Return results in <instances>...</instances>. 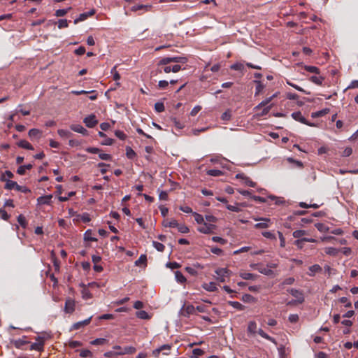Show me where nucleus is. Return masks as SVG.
Instances as JSON below:
<instances>
[{"label": "nucleus", "mask_w": 358, "mask_h": 358, "mask_svg": "<svg viewBox=\"0 0 358 358\" xmlns=\"http://www.w3.org/2000/svg\"><path fill=\"white\" fill-rule=\"evenodd\" d=\"M187 58L185 57H166L162 58L157 64L158 66H160L161 65H167L171 62L178 63L179 64H185L187 62Z\"/></svg>", "instance_id": "f257e3e1"}, {"label": "nucleus", "mask_w": 358, "mask_h": 358, "mask_svg": "<svg viewBox=\"0 0 358 358\" xmlns=\"http://www.w3.org/2000/svg\"><path fill=\"white\" fill-rule=\"evenodd\" d=\"M36 342L31 344L29 350H37L38 352H42L44 350V344H45V338L42 336H37L36 338Z\"/></svg>", "instance_id": "f03ea898"}, {"label": "nucleus", "mask_w": 358, "mask_h": 358, "mask_svg": "<svg viewBox=\"0 0 358 358\" xmlns=\"http://www.w3.org/2000/svg\"><path fill=\"white\" fill-rule=\"evenodd\" d=\"M215 229V224L204 222L198 228V231L202 234H212Z\"/></svg>", "instance_id": "7ed1b4c3"}, {"label": "nucleus", "mask_w": 358, "mask_h": 358, "mask_svg": "<svg viewBox=\"0 0 358 358\" xmlns=\"http://www.w3.org/2000/svg\"><path fill=\"white\" fill-rule=\"evenodd\" d=\"M113 350H115V352H113V355H125V354H133L135 352L136 349L134 347H125L124 349H122L120 346L113 347Z\"/></svg>", "instance_id": "20e7f679"}, {"label": "nucleus", "mask_w": 358, "mask_h": 358, "mask_svg": "<svg viewBox=\"0 0 358 358\" xmlns=\"http://www.w3.org/2000/svg\"><path fill=\"white\" fill-rule=\"evenodd\" d=\"M83 122L89 128H92L98 124L96 117L94 114H91L84 118Z\"/></svg>", "instance_id": "39448f33"}, {"label": "nucleus", "mask_w": 358, "mask_h": 358, "mask_svg": "<svg viewBox=\"0 0 358 358\" xmlns=\"http://www.w3.org/2000/svg\"><path fill=\"white\" fill-rule=\"evenodd\" d=\"M164 66V67L158 70L159 73H162V71L166 73H169L170 72L177 73L182 69V67L180 64H174L173 66Z\"/></svg>", "instance_id": "423d86ee"}, {"label": "nucleus", "mask_w": 358, "mask_h": 358, "mask_svg": "<svg viewBox=\"0 0 358 358\" xmlns=\"http://www.w3.org/2000/svg\"><path fill=\"white\" fill-rule=\"evenodd\" d=\"M229 271L226 268H220L215 271V273L217 275V279L220 282H224L225 281V277H227L229 275Z\"/></svg>", "instance_id": "0eeeda50"}, {"label": "nucleus", "mask_w": 358, "mask_h": 358, "mask_svg": "<svg viewBox=\"0 0 358 358\" xmlns=\"http://www.w3.org/2000/svg\"><path fill=\"white\" fill-rule=\"evenodd\" d=\"M75 310V301L71 298L66 300L64 306V312L66 313L71 314Z\"/></svg>", "instance_id": "6e6552de"}, {"label": "nucleus", "mask_w": 358, "mask_h": 358, "mask_svg": "<svg viewBox=\"0 0 358 358\" xmlns=\"http://www.w3.org/2000/svg\"><path fill=\"white\" fill-rule=\"evenodd\" d=\"M95 13H96L95 9L93 8V9H91L88 12H85V13L80 14L79 17L74 20V24H78L80 22L85 20L89 17L94 15L95 14Z\"/></svg>", "instance_id": "1a4fd4ad"}, {"label": "nucleus", "mask_w": 358, "mask_h": 358, "mask_svg": "<svg viewBox=\"0 0 358 358\" xmlns=\"http://www.w3.org/2000/svg\"><path fill=\"white\" fill-rule=\"evenodd\" d=\"M289 292L296 299V301L299 303H302L304 301V297L303 293L296 289H290Z\"/></svg>", "instance_id": "9d476101"}, {"label": "nucleus", "mask_w": 358, "mask_h": 358, "mask_svg": "<svg viewBox=\"0 0 358 358\" xmlns=\"http://www.w3.org/2000/svg\"><path fill=\"white\" fill-rule=\"evenodd\" d=\"M255 220H261V222H258L255 224L256 229H266L269 227L271 220L269 218H260L255 219Z\"/></svg>", "instance_id": "9b49d317"}, {"label": "nucleus", "mask_w": 358, "mask_h": 358, "mask_svg": "<svg viewBox=\"0 0 358 358\" xmlns=\"http://www.w3.org/2000/svg\"><path fill=\"white\" fill-rule=\"evenodd\" d=\"M92 317L91 316L85 320L74 323L73 324V326L71 327V330H77V329H79L85 326L88 325L91 322Z\"/></svg>", "instance_id": "f8f14e48"}, {"label": "nucleus", "mask_w": 358, "mask_h": 358, "mask_svg": "<svg viewBox=\"0 0 358 358\" xmlns=\"http://www.w3.org/2000/svg\"><path fill=\"white\" fill-rule=\"evenodd\" d=\"M292 117L296 120L299 121L303 124L313 126V124L308 123L306 118L302 115L300 111L294 112L292 114Z\"/></svg>", "instance_id": "ddd939ff"}, {"label": "nucleus", "mask_w": 358, "mask_h": 358, "mask_svg": "<svg viewBox=\"0 0 358 358\" xmlns=\"http://www.w3.org/2000/svg\"><path fill=\"white\" fill-rule=\"evenodd\" d=\"M70 128L72 131L82 134L83 136L88 135V131L80 124H71Z\"/></svg>", "instance_id": "4468645a"}, {"label": "nucleus", "mask_w": 358, "mask_h": 358, "mask_svg": "<svg viewBox=\"0 0 358 358\" xmlns=\"http://www.w3.org/2000/svg\"><path fill=\"white\" fill-rule=\"evenodd\" d=\"M195 310L196 308L192 304L184 305L182 307L183 315L186 317L194 314Z\"/></svg>", "instance_id": "2eb2a0df"}, {"label": "nucleus", "mask_w": 358, "mask_h": 358, "mask_svg": "<svg viewBox=\"0 0 358 358\" xmlns=\"http://www.w3.org/2000/svg\"><path fill=\"white\" fill-rule=\"evenodd\" d=\"M52 198V196L51 194L42 196L37 199V201H38V203L40 205H42V204L50 205L52 202V201H51Z\"/></svg>", "instance_id": "dca6fc26"}, {"label": "nucleus", "mask_w": 358, "mask_h": 358, "mask_svg": "<svg viewBox=\"0 0 358 358\" xmlns=\"http://www.w3.org/2000/svg\"><path fill=\"white\" fill-rule=\"evenodd\" d=\"M17 145L20 148L29 150H34V147L26 140H21V141H18L17 143Z\"/></svg>", "instance_id": "f3484780"}, {"label": "nucleus", "mask_w": 358, "mask_h": 358, "mask_svg": "<svg viewBox=\"0 0 358 358\" xmlns=\"http://www.w3.org/2000/svg\"><path fill=\"white\" fill-rule=\"evenodd\" d=\"M239 276L244 280H256V278L257 277V275L254 273H247V272H240Z\"/></svg>", "instance_id": "a211bd4d"}, {"label": "nucleus", "mask_w": 358, "mask_h": 358, "mask_svg": "<svg viewBox=\"0 0 358 358\" xmlns=\"http://www.w3.org/2000/svg\"><path fill=\"white\" fill-rule=\"evenodd\" d=\"M309 80L317 85H322L324 78L320 76H313L310 77Z\"/></svg>", "instance_id": "6ab92c4d"}, {"label": "nucleus", "mask_w": 358, "mask_h": 358, "mask_svg": "<svg viewBox=\"0 0 358 358\" xmlns=\"http://www.w3.org/2000/svg\"><path fill=\"white\" fill-rule=\"evenodd\" d=\"M33 167V165L31 164H28L26 165L20 166L17 169V173L19 175H24L26 169L30 170Z\"/></svg>", "instance_id": "aec40b11"}, {"label": "nucleus", "mask_w": 358, "mask_h": 358, "mask_svg": "<svg viewBox=\"0 0 358 358\" xmlns=\"http://www.w3.org/2000/svg\"><path fill=\"white\" fill-rule=\"evenodd\" d=\"M257 331V325L255 321H250L248 326V332L251 334H255Z\"/></svg>", "instance_id": "412c9836"}, {"label": "nucleus", "mask_w": 358, "mask_h": 358, "mask_svg": "<svg viewBox=\"0 0 358 358\" xmlns=\"http://www.w3.org/2000/svg\"><path fill=\"white\" fill-rule=\"evenodd\" d=\"M14 346L16 348H18V349H23V347L25 345H27L29 343V341H24V340H22V339H18V340H15L13 342Z\"/></svg>", "instance_id": "4be33fe9"}, {"label": "nucleus", "mask_w": 358, "mask_h": 358, "mask_svg": "<svg viewBox=\"0 0 358 358\" xmlns=\"http://www.w3.org/2000/svg\"><path fill=\"white\" fill-rule=\"evenodd\" d=\"M325 253L331 256H336L340 252V249L333 247H327L324 249Z\"/></svg>", "instance_id": "5701e85b"}, {"label": "nucleus", "mask_w": 358, "mask_h": 358, "mask_svg": "<svg viewBox=\"0 0 358 358\" xmlns=\"http://www.w3.org/2000/svg\"><path fill=\"white\" fill-rule=\"evenodd\" d=\"M108 343V340L104 338H99L94 339L90 342V344L93 345H103Z\"/></svg>", "instance_id": "b1692460"}, {"label": "nucleus", "mask_w": 358, "mask_h": 358, "mask_svg": "<svg viewBox=\"0 0 358 358\" xmlns=\"http://www.w3.org/2000/svg\"><path fill=\"white\" fill-rule=\"evenodd\" d=\"M5 182H6V184H5L4 188L6 189L10 190L12 189H15L16 187L17 186V183L15 181L10 180H6Z\"/></svg>", "instance_id": "393cba45"}, {"label": "nucleus", "mask_w": 358, "mask_h": 358, "mask_svg": "<svg viewBox=\"0 0 358 358\" xmlns=\"http://www.w3.org/2000/svg\"><path fill=\"white\" fill-rule=\"evenodd\" d=\"M257 332L263 338H264L265 339L276 344V341L275 340V338H273V337L268 336L267 334H266L262 329H259L258 331H257Z\"/></svg>", "instance_id": "a878e982"}, {"label": "nucleus", "mask_w": 358, "mask_h": 358, "mask_svg": "<svg viewBox=\"0 0 358 358\" xmlns=\"http://www.w3.org/2000/svg\"><path fill=\"white\" fill-rule=\"evenodd\" d=\"M92 231L91 229H88L85 231L84 234V240L85 241H96L97 239L94 237H92Z\"/></svg>", "instance_id": "bb28decb"}, {"label": "nucleus", "mask_w": 358, "mask_h": 358, "mask_svg": "<svg viewBox=\"0 0 358 358\" xmlns=\"http://www.w3.org/2000/svg\"><path fill=\"white\" fill-rule=\"evenodd\" d=\"M147 262V257L145 255H141L140 257L135 262V265L141 266L142 265L145 266Z\"/></svg>", "instance_id": "cd10ccee"}, {"label": "nucleus", "mask_w": 358, "mask_h": 358, "mask_svg": "<svg viewBox=\"0 0 358 358\" xmlns=\"http://www.w3.org/2000/svg\"><path fill=\"white\" fill-rule=\"evenodd\" d=\"M41 131L38 129H31L29 131L28 135L31 138H38Z\"/></svg>", "instance_id": "c85d7f7f"}, {"label": "nucleus", "mask_w": 358, "mask_h": 358, "mask_svg": "<svg viewBox=\"0 0 358 358\" xmlns=\"http://www.w3.org/2000/svg\"><path fill=\"white\" fill-rule=\"evenodd\" d=\"M17 220V222L20 224V225L23 229H26L27 228L28 224H27L26 217L23 215L21 214V215H18Z\"/></svg>", "instance_id": "c756f323"}, {"label": "nucleus", "mask_w": 358, "mask_h": 358, "mask_svg": "<svg viewBox=\"0 0 358 358\" xmlns=\"http://www.w3.org/2000/svg\"><path fill=\"white\" fill-rule=\"evenodd\" d=\"M228 303L231 306H232L233 308H234L238 310H243L245 309V306L238 301H229Z\"/></svg>", "instance_id": "7c9ffc66"}, {"label": "nucleus", "mask_w": 358, "mask_h": 358, "mask_svg": "<svg viewBox=\"0 0 358 358\" xmlns=\"http://www.w3.org/2000/svg\"><path fill=\"white\" fill-rule=\"evenodd\" d=\"M203 287L208 292H214L217 289L216 284L213 282L204 284Z\"/></svg>", "instance_id": "2f4dec72"}, {"label": "nucleus", "mask_w": 358, "mask_h": 358, "mask_svg": "<svg viewBox=\"0 0 358 358\" xmlns=\"http://www.w3.org/2000/svg\"><path fill=\"white\" fill-rule=\"evenodd\" d=\"M309 271H310L309 275H314L316 273L320 272L322 271V268L320 265L315 264V265L310 266Z\"/></svg>", "instance_id": "473e14b6"}, {"label": "nucleus", "mask_w": 358, "mask_h": 358, "mask_svg": "<svg viewBox=\"0 0 358 358\" xmlns=\"http://www.w3.org/2000/svg\"><path fill=\"white\" fill-rule=\"evenodd\" d=\"M242 301L245 303H255L256 299L249 294H245L242 296Z\"/></svg>", "instance_id": "72a5a7b5"}, {"label": "nucleus", "mask_w": 358, "mask_h": 358, "mask_svg": "<svg viewBox=\"0 0 358 358\" xmlns=\"http://www.w3.org/2000/svg\"><path fill=\"white\" fill-rule=\"evenodd\" d=\"M303 69L308 72L314 73L315 74H320V72L319 68L315 66L305 65Z\"/></svg>", "instance_id": "f704fd0d"}, {"label": "nucleus", "mask_w": 358, "mask_h": 358, "mask_svg": "<svg viewBox=\"0 0 358 358\" xmlns=\"http://www.w3.org/2000/svg\"><path fill=\"white\" fill-rule=\"evenodd\" d=\"M256 83V89H255V96L259 95L263 89L264 88V85L262 83L261 81L259 80H255L254 81Z\"/></svg>", "instance_id": "c9c22d12"}, {"label": "nucleus", "mask_w": 358, "mask_h": 358, "mask_svg": "<svg viewBox=\"0 0 358 358\" xmlns=\"http://www.w3.org/2000/svg\"><path fill=\"white\" fill-rule=\"evenodd\" d=\"M175 277H176V279L177 280V282H180V283H184L186 282V278L183 275V274L179 271H177L176 273H175Z\"/></svg>", "instance_id": "e433bc0d"}, {"label": "nucleus", "mask_w": 358, "mask_h": 358, "mask_svg": "<svg viewBox=\"0 0 358 358\" xmlns=\"http://www.w3.org/2000/svg\"><path fill=\"white\" fill-rule=\"evenodd\" d=\"M207 174L210 176L217 177L223 175V172L218 169H210L207 171Z\"/></svg>", "instance_id": "4c0bfd02"}, {"label": "nucleus", "mask_w": 358, "mask_h": 358, "mask_svg": "<svg viewBox=\"0 0 358 358\" xmlns=\"http://www.w3.org/2000/svg\"><path fill=\"white\" fill-rule=\"evenodd\" d=\"M329 112V108H324V109H323V110H321L317 111V112H315V113H312V117H322V116H324V115H325L326 114H327Z\"/></svg>", "instance_id": "58836bf2"}, {"label": "nucleus", "mask_w": 358, "mask_h": 358, "mask_svg": "<svg viewBox=\"0 0 358 358\" xmlns=\"http://www.w3.org/2000/svg\"><path fill=\"white\" fill-rule=\"evenodd\" d=\"M8 177V178H13L14 177L13 173L10 171H6L4 173H3L0 177L1 181H6L8 180L6 177Z\"/></svg>", "instance_id": "ea45409f"}, {"label": "nucleus", "mask_w": 358, "mask_h": 358, "mask_svg": "<svg viewBox=\"0 0 358 358\" xmlns=\"http://www.w3.org/2000/svg\"><path fill=\"white\" fill-rule=\"evenodd\" d=\"M57 133L62 138H69L73 135L71 132L64 129H58Z\"/></svg>", "instance_id": "a19ab883"}, {"label": "nucleus", "mask_w": 358, "mask_h": 358, "mask_svg": "<svg viewBox=\"0 0 358 358\" xmlns=\"http://www.w3.org/2000/svg\"><path fill=\"white\" fill-rule=\"evenodd\" d=\"M137 317L143 320H148L150 318L148 313L145 310H139L136 312Z\"/></svg>", "instance_id": "79ce46f5"}, {"label": "nucleus", "mask_w": 358, "mask_h": 358, "mask_svg": "<svg viewBox=\"0 0 358 358\" xmlns=\"http://www.w3.org/2000/svg\"><path fill=\"white\" fill-rule=\"evenodd\" d=\"M71 9V7H69L66 9H58L56 10L55 15L57 17L64 16Z\"/></svg>", "instance_id": "37998d69"}, {"label": "nucleus", "mask_w": 358, "mask_h": 358, "mask_svg": "<svg viewBox=\"0 0 358 358\" xmlns=\"http://www.w3.org/2000/svg\"><path fill=\"white\" fill-rule=\"evenodd\" d=\"M192 214H193V215L194 217L195 221L198 224H202L203 223L205 222H204V218H203V217L201 215H200V214H199L197 213H195V212L192 213Z\"/></svg>", "instance_id": "c03bdc74"}, {"label": "nucleus", "mask_w": 358, "mask_h": 358, "mask_svg": "<svg viewBox=\"0 0 358 358\" xmlns=\"http://www.w3.org/2000/svg\"><path fill=\"white\" fill-rule=\"evenodd\" d=\"M126 155L129 159H134L136 156V152L131 149V148L127 146L126 148Z\"/></svg>", "instance_id": "a18cd8bd"}, {"label": "nucleus", "mask_w": 358, "mask_h": 358, "mask_svg": "<svg viewBox=\"0 0 358 358\" xmlns=\"http://www.w3.org/2000/svg\"><path fill=\"white\" fill-rule=\"evenodd\" d=\"M152 245L159 252H163L165 249V246L162 243L157 242V241H153Z\"/></svg>", "instance_id": "49530a36"}, {"label": "nucleus", "mask_w": 358, "mask_h": 358, "mask_svg": "<svg viewBox=\"0 0 358 358\" xmlns=\"http://www.w3.org/2000/svg\"><path fill=\"white\" fill-rule=\"evenodd\" d=\"M315 226L321 232H326L328 230V227L323 223H316Z\"/></svg>", "instance_id": "de8ad7c7"}, {"label": "nucleus", "mask_w": 358, "mask_h": 358, "mask_svg": "<svg viewBox=\"0 0 358 358\" xmlns=\"http://www.w3.org/2000/svg\"><path fill=\"white\" fill-rule=\"evenodd\" d=\"M178 230L182 234H187L189 231V228L185 224H179L177 226Z\"/></svg>", "instance_id": "09e8293b"}, {"label": "nucleus", "mask_w": 358, "mask_h": 358, "mask_svg": "<svg viewBox=\"0 0 358 358\" xmlns=\"http://www.w3.org/2000/svg\"><path fill=\"white\" fill-rule=\"evenodd\" d=\"M155 109L158 113L163 112L165 110L164 103L162 102H157L155 104Z\"/></svg>", "instance_id": "8fccbe9b"}, {"label": "nucleus", "mask_w": 358, "mask_h": 358, "mask_svg": "<svg viewBox=\"0 0 358 358\" xmlns=\"http://www.w3.org/2000/svg\"><path fill=\"white\" fill-rule=\"evenodd\" d=\"M68 26H69V22H68L67 20H66V19L59 20V21H58V28L59 29L66 28V27H68Z\"/></svg>", "instance_id": "3c124183"}, {"label": "nucleus", "mask_w": 358, "mask_h": 358, "mask_svg": "<svg viewBox=\"0 0 358 358\" xmlns=\"http://www.w3.org/2000/svg\"><path fill=\"white\" fill-rule=\"evenodd\" d=\"M307 233L305 230H296L293 232V236L296 238H299L306 235Z\"/></svg>", "instance_id": "603ef678"}, {"label": "nucleus", "mask_w": 358, "mask_h": 358, "mask_svg": "<svg viewBox=\"0 0 358 358\" xmlns=\"http://www.w3.org/2000/svg\"><path fill=\"white\" fill-rule=\"evenodd\" d=\"M339 301L342 303L345 304V308H351L352 307V303L348 300L347 297H341L339 299Z\"/></svg>", "instance_id": "864d4df0"}, {"label": "nucleus", "mask_w": 358, "mask_h": 358, "mask_svg": "<svg viewBox=\"0 0 358 358\" xmlns=\"http://www.w3.org/2000/svg\"><path fill=\"white\" fill-rule=\"evenodd\" d=\"M115 135L117 138L122 141H124L127 138V135L122 131L117 130L115 131Z\"/></svg>", "instance_id": "5fc2aeb1"}, {"label": "nucleus", "mask_w": 358, "mask_h": 358, "mask_svg": "<svg viewBox=\"0 0 358 358\" xmlns=\"http://www.w3.org/2000/svg\"><path fill=\"white\" fill-rule=\"evenodd\" d=\"M231 69L235 71H243L244 65L242 63H235L231 66Z\"/></svg>", "instance_id": "6e6d98bb"}, {"label": "nucleus", "mask_w": 358, "mask_h": 358, "mask_svg": "<svg viewBox=\"0 0 358 358\" xmlns=\"http://www.w3.org/2000/svg\"><path fill=\"white\" fill-rule=\"evenodd\" d=\"M194 358H198L199 356H201L204 354V351L200 348H195L192 351Z\"/></svg>", "instance_id": "4d7b16f0"}, {"label": "nucleus", "mask_w": 358, "mask_h": 358, "mask_svg": "<svg viewBox=\"0 0 358 358\" xmlns=\"http://www.w3.org/2000/svg\"><path fill=\"white\" fill-rule=\"evenodd\" d=\"M10 215H8L3 208L0 209V217L2 220L7 221L10 218Z\"/></svg>", "instance_id": "13d9d810"}, {"label": "nucleus", "mask_w": 358, "mask_h": 358, "mask_svg": "<svg viewBox=\"0 0 358 358\" xmlns=\"http://www.w3.org/2000/svg\"><path fill=\"white\" fill-rule=\"evenodd\" d=\"M15 189L18 192H23V193H29L31 192V190L25 187V186H21V185H19L17 184V186L16 187Z\"/></svg>", "instance_id": "bf43d9fd"}, {"label": "nucleus", "mask_w": 358, "mask_h": 358, "mask_svg": "<svg viewBox=\"0 0 358 358\" xmlns=\"http://www.w3.org/2000/svg\"><path fill=\"white\" fill-rule=\"evenodd\" d=\"M170 349H171V346L169 345H164L161 346L159 348L155 350L153 352V353L158 355L162 350H166L169 351V350H170Z\"/></svg>", "instance_id": "052dcab7"}, {"label": "nucleus", "mask_w": 358, "mask_h": 358, "mask_svg": "<svg viewBox=\"0 0 358 358\" xmlns=\"http://www.w3.org/2000/svg\"><path fill=\"white\" fill-rule=\"evenodd\" d=\"M287 161L290 163H293L296 165L297 167L301 169L303 168V163L301 161L295 160L291 157L287 158Z\"/></svg>", "instance_id": "680f3d73"}, {"label": "nucleus", "mask_w": 358, "mask_h": 358, "mask_svg": "<svg viewBox=\"0 0 358 358\" xmlns=\"http://www.w3.org/2000/svg\"><path fill=\"white\" fill-rule=\"evenodd\" d=\"M212 240H213V241L216 242V243H220L222 245H224L227 242V240H225V239H224V238H222L221 237H219V236H213L212 238Z\"/></svg>", "instance_id": "e2e57ef3"}, {"label": "nucleus", "mask_w": 358, "mask_h": 358, "mask_svg": "<svg viewBox=\"0 0 358 358\" xmlns=\"http://www.w3.org/2000/svg\"><path fill=\"white\" fill-rule=\"evenodd\" d=\"M299 315L297 314H291L289 316V321L291 322V323H296L299 321Z\"/></svg>", "instance_id": "0e129e2a"}, {"label": "nucleus", "mask_w": 358, "mask_h": 358, "mask_svg": "<svg viewBox=\"0 0 358 358\" xmlns=\"http://www.w3.org/2000/svg\"><path fill=\"white\" fill-rule=\"evenodd\" d=\"M92 352L89 350H82L80 352V356L81 357H87L92 356Z\"/></svg>", "instance_id": "69168bd1"}, {"label": "nucleus", "mask_w": 358, "mask_h": 358, "mask_svg": "<svg viewBox=\"0 0 358 358\" xmlns=\"http://www.w3.org/2000/svg\"><path fill=\"white\" fill-rule=\"evenodd\" d=\"M262 236L266 238L275 239V234L271 231H264L262 232Z\"/></svg>", "instance_id": "338daca9"}, {"label": "nucleus", "mask_w": 358, "mask_h": 358, "mask_svg": "<svg viewBox=\"0 0 358 358\" xmlns=\"http://www.w3.org/2000/svg\"><path fill=\"white\" fill-rule=\"evenodd\" d=\"M185 271L189 273L190 275L195 276L197 275V271L195 270L194 268L191 266H187L185 268Z\"/></svg>", "instance_id": "774afa93"}]
</instances>
